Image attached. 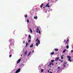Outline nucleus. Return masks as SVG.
I'll return each instance as SVG.
<instances>
[{
  "mask_svg": "<svg viewBox=\"0 0 73 73\" xmlns=\"http://www.w3.org/2000/svg\"><path fill=\"white\" fill-rule=\"evenodd\" d=\"M36 41H37V42L36 43V46H38V45L40 44V40L38 39V38H37L36 39Z\"/></svg>",
  "mask_w": 73,
  "mask_h": 73,
  "instance_id": "1",
  "label": "nucleus"
},
{
  "mask_svg": "<svg viewBox=\"0 0 73 73\" xmlns=\"http://www.w3.org/2000/svg\"><path fill=\"white\" fill-rule=\"evenodd\" d=\"M67 58H69L68 60L69 61H70V62H72V60H71V59H70V58H71V57L70 56H67Z\"/></svg>",
  "mask_w": 73,
  "mask_h": 73,
  "instance_id": "2",
  "label": "nucleus"
},
{
  "mask_svg": "<svg viewBox=\"0 0 73 73\" xmlns=\"http://www.w3.org/2000/svg\"><path fill=\"white\" fill-rule=\"evenodd\" d=\"M21 69L20 68H19L15 72V73H18L20 72Z\"/></svg>",
  "mask_w": 73,
  "mask_h": 73,
  "instance_id": "3",
  "label": "nucleus"
},
{
  "mask_svg": "<svg viewBox=\"0 0 73 73\" xmlns=\"http://www.w3.org/2000/svg\"><path fill=\"white\" fill-rule=\"evenodd\" d=\"M51 65H52V62H50L49 65H48V66H50V68H51L52 66H51Z\"/></svg>",
  "mask_w": 73,
  "mask_h": 73,
  "instance_id": "4",
  "label": "nucleus"
},
{
  "mask_svg": "<svg viewBox=\"0 0 73 73\" xmlns=\"http://www.w3.org/2000/svg\"><path fill=\"white\" fill-rule=\"evenodd\" d=\"M39 28H38V27H37V29H36V32L37 33H38V32L39 31Z\"/></svg>",
  "mask_w": 73,
  "mask_h": 73,
  "instance_id": "5",
  "label": "nucleus"
},
{
  "mask_svg": "<svg viewBox=\"0 0 73 73\" xmlns=\"http://www.w3.org/2000/svg\"><path fill=\"white\" fill-rule=\"evenodd\" d=\"M49 3L47 4L46 5V7H47V6L48 8H49V7H50V5H49Z\"/></svg>",
  "mask_w": 73,
  "mask_h": 73,
  "instance_id": "6",
  "label": "nucleus"
},
{
  "mask_svg": "<svg viewBox=\"0 0 73 73\" xmlns=\"http://www.w3.org/2000/svg\"><path fill=\"white\" fill-rule=\"evenodd\" d=\"M60 58L59 57H58L56 58L55 60L56 61H58V59H59Z\"/></svg>",
  "mask_w": 73,
  "mask_h": 73,
  "instance_id": "7",
  "label": "nucleus"
},
{
  "mask_svg": "<svg viewBox=\"0 0 73 73\" xmlns=\"http://www.w3.org/2000/svg\"><path fill=\"white\" fill-rule=\"evenodd\" d=\"M20 61H21V59H19L17 61V64H18V63H19V62H20Z\"/></svg>",
  "mask_w": 73,
  "mask_h": 73,
  "instance_id": "8",
  "label": "nucleus"
},
{
  "mask_svg": "<svg viewBox=\"0 0 73 73\" xmlns=\"http://www.w3.org/2000/svg\"><path fill=\"white\" fill-rule=\"evenodd\" d=\"M27 53H28V51L27 50L25 51V52H24V53L25 54V55H26Z\"/></svg>",
  "mask_w": 73,
  "mask_h": 73,
  "instance_id": "9",
  "label": "nucleus"
},
{
  "mask_svg": "<svg viewBox=\"0 0 73 73\" xmlns=\"http://www.w3.org/2000/svg\"><path fill=\"white\" fill-rule=\"evenodd\" d=\"M43 5H44V3H42L41 5H40V7L41 8H42V6H43Z\"/></svg>",
  "mask_w": 73,
  "mask_h": 73,
  "instance_id": "10",
  "label": "nucleus"
},
{
  "mask_svg": "<svg viewBox=\"0 0 73 73\" xmlns=\"http://www.w3.org/2000/svg\"><path fill=\"white\" fill-rule=\"evenodd\" d=\"M68 41H69V39H67L66 42V43L67 44H68Z\"/></svg>",
  "mask_w": 73,
  "mask_h": 73,
  "instance_id": "11",
  "label": "nucleus"
},
{
  "mask_svg": "<svg viewBox=\"0 0 73 73\" xmlns=\"http://www.w3.org/2000/svg\"><path fill=\"white\" fill-rule=\"evenodd\" d=\"M64 55L62 54L61 56V59H63V57H64Z\"/></svg>",
  "mask_w": 73,
  "mask_h": 73,
  "instance_id": "12",
  "label": "nucleus"
},
{
  "mask_svg": "<svg viewBox=\"0 0 73 73\" xmlns=\"http://www.w3.org/2000/svg\"><path fill=\"white\" fill-rule=\"evenodd\" d=\"M33 46V44H32L30 46V48H32Z\"/></svg>",
  "mask_w": 73,
  "mask_h": 73,
  "instance_id": "13",
  "label": "nucleus"
},
{
  "mask_svg": "<svg viewBox=\"0 0 73 73\" xmlns=\"http://www.w3.org/2000/svg\"><path fill=\"white\" fill-rule=\"evenodd\" d=\"M28 45H29L28 43H27L26 44L25 46V47H27V46H28Z\"/></svg>",
  "mask_w": 73,
  "mask_h": 73,
  "instance_id": "14",
  "label": "nucleus"
},
{
  "mask_svg": "<svg viewBox=\"0 0 73 73\" xmlns=\"http://www.w3.org/2000/svg\"><path fill=\"white\" fill-rule=\"evenodd\" d=\"M54 53V52H52L50 53V54H51V55H53V54Z\"/></svg>",
  "mask_w": 73,
  "mask_h": 73,
  "instance_id": "15",
  "label": "nucleus"
},
{
  "mask_svg": "<svg viewBox=\"0 0 73 73\" xmlns=\"http://www.w3.org/2000/svg\"><path fill=\"white\" fill-rule=\"evenodd\" d=\"M54 50L55 51H58V49L57 48L55 49Z\"/></svg>",
  "mask_w": 73,
  "mask_h": 73,
  "instance_id": "16",
  "label": "nucleus"
},
{
  "mask_svg": "<svg viewBox=\"0 0 73 73\" xmlns=\"http://www.w3.org/2000/svg\"><path fill=\"white\" fill-rule=\"evenodd\" d=\"M34 18L35 19H37V17H34Z\"/></svg>",
  "mask_w": 73,
  "mask_h": 73,
  "instance_id": "17",
  "label": "nucleus"
},
{
  "mask_svg": "<svg viewBox=\"0 0 73 73\" xmlns=\"http://www.w3.org/2000/svg\"><path fill=\"white\" fill-rule=\"evenodd\" d=\"M31 54V52H30L28 54V56H29V55H30V54Z\"/></svg>",
  "mask_w": 73,
  "mask_h": 73,
  "instance_id": "18",
  "label": "nucleus"
},
{
  "mask_svg": "<svg viewBox=\"0 0 73 73\" xmlns=\"http://www.w3.org/2000/svg\"><path fill=\"white\" fill-rule=\"evenodd\" d=\"M66 49H65L64 50L63 52V53H65V52H66Z\"/></svg>",
  "mask_w": 73,
  "mask_h": 73,
  "instance_id": "19",
  "label": "nucleus"
},
{
  "mask_svg": "<svg viewBox=\"0 0 73 73\" xmlns=\"http://www.w3.org/2000/svg\"><path fill=\"white\" fill-rule=\"evenodd\" d=\"M25 18H27V17H28V15H25Z\"/></svg>",
  "mask_w": 73,
  "mask_h": 73,
  "instance_id": "20",
  "label": "nucleus"
},
{
  "mask_svg": "<svg viewBox=\"0 0 73 73\" xmlns=\"http://www.w3.org/2000/svg\"><path fill=\"white\" fill-rule=\"evenodd\" d=\"M29 38L30 39L31 38V35H29Z\"/></svg>",
  "mask_w": 73,
  "mask_h": 73,
  "instance_id": "21",
  "label": "nucleus"
},
{
  "mask_svg": "<svg viewBox=\"0 0 73 73\" xmlns=\"http://www.w3.org/2000/svg\"><path fill=\"white\" fill-rule=\"evenodd\" d=\"M66 48L67 49H68L69 48V46H68V45L66 47Z\"/></svg>",
  "mask_w": 73,
  "mask_h": 73,
  "instance_id": "22",
  "label": "nucleus"
},
{
  "mask_svg": "<svg viewBox=\"0 0 73 73\" xmlns=\"http://www.w3.org/2000/svg\"><path fill=\"white\" fill-rule=\"evenodd\" d=\"M30 32H31V33H32V29H30Z\"/></svg>",
  "mask_w": 73,
  "mask_h": 73,
  "instance_id": "23",
  "label": "nucleus"
},
{
  "mask_svg": "<svg viewBox=\"0 0 73 73\" xmlns=\"http://www.w3.org/2000/svg\"><path fill=\"white\" fill-rule=\"evenodd\" d=\"M44 72V70L42 69L41 70V72Z\"/></svg>",
  "mask_w": 73,
  "mask_h": 73,
  "instance_id": "24",
  "label": "nucleus"
},
{
  "mask_svg": "<svg viewBox=\"0 0 73 73\" xmlns=\"http://www.w3.org/2000/svg\"><path fill=\"white\" fill-rule=\"evenodd\" d=\"M27 23H29V21L28 20H27Z\"/></svg>",
  "mask_w": 73,
  "mask_h": 73,
  "instance_id": "25",
  "label": "nucleus"
},
{
  "mask_svg": "<svg viewBox=\"0 0 73 73\" xmlns=\"http://www.w3.org/2000/svg\"><path fill=\"white\" fill-rule=\"evenodd\" d=\"M54 60H51V62H54Z\"/></svg>",
  "mask_w": 73,
  "mask_h": 73,
  "instance_id": "26",
  "label": "nucleus"
},
{
  "mask_svg": "<svg viewBox=\"0 0 73 73\" xmlns=\"http://www.w3.org/2000/svg\"><path fill=\"white\" fill-rule=\"evenodd\" d=\"M28 42L29 43L30 42H31V39H30L28 41Z\"/></svg>",
  "mask_w": 73,
  "mask_h": 73,
  "instance_id": "27",
  "label": "nucleus"
},
{
  "mask_svg": "<svg viewBox=\"0 0 73 73\" xmlns=\"http://www.w3.org/2000/svg\"><path fill=\"white\" fill-rule=\"evenodd\" d=\"M64 64V65H66L67 63H66V62H64V63H63Z\"/></svg>",
  "mask_w": 73,
  "mask_h": 73,
  "instance_id": "28",
  "label": "nucleus"
},
{
  "mask_svg": "<svg viewBox=\"0 0 73 73\" xmlns=\"http://www.w3.org/2000/svg\"><path fill=\"white\" fill-rule=\"evenodd\" d=\"M58 69H60V67L58 66Z\"/></svg>",
  "mask_w": 73,
  "mask_h": 73,
  "instance_id": "29",
  "label": "nucleus"
},
{
  "mask_svg": "<svg viewBox=\"0 0 73 73\" xmlns=\"http://www.w3.org/2000/svg\"><path fill=\"white\" fill-rule=\"evenodd\" d=\"M63 66H64V67H66V65H65V64H63Z\"/></svg>",
  "mask_w": 73,
  "mask_h": 73,
  "instance_id": "30",
  "label": "nucleus"
},
{
  "mask_svg": "<svg viewBox=\"0 0 73 73\" xmlns=\"http://www.w3.org/2000/svg\"><path fill=\"white\" fill-rule=\"evenodd\" d=\"M39 34H40V33H41V32H40V31H39Z\"/></svg>",
  "mask_w": 73,
  "mask_h": 73,
  "instance_id": "31",
  "label": "nucleus"
},
{
  "mask_svg": "<svg viewBox=\"0 0 73 73\" xmlns=\"http://www.w3.org/2000/svg\"><path fill=\"white\" fill-rule=\"evenodd\" d=\"M9 57H12V55H10L9 56Z\"/></svg>",
  "mask_w": 73,
  "mask_h": 73,
  "instance_id": "32",
  "label": "nucleus"
},
{
  "mask_svg": "<svg viewBox=\"0 0 73 73\" xmlns=\"http://www.w3.org/2000/svg\"><path fill=\"white\" fill-rule=\"evenodd\" d=\"M64 41L65 42H66V39H64Z\"/></svg>",
  "mask_w": 73,
  "mask_h": 73,
  "instance_id": "33",
  "label": "nucleus"
},
{
  "mask_svg": "<svg viewBox=\"0 0 73 73\" xmlns=\"http://www.w3.org/2000/svg\"><path fill=\"white\" fill-rule=\"evenodd\" d=\"M51 65H54V64L53 63H51Z\"/></svg>",
  "mask_w": 73,
  "mask_h": 73,
  "instance_id": "34",
  "label": "nucleus"
},
{
  "mask_svg": "<svg viewBox=\"0 0 73 73\" xmlns=\"http://www.w3.org/2000/svg\"><path fill=\"white\" fill-rule=\"evenodd\" d=\"M24 43H25V41H24L23 42V44H24Z\"/></svg>",
  "mask_w": 73,
  "mask_h": 73,
  "instance_id": "35",
  "label": "nucleus"
},
{
  "mask_svg": "<svg viewBox=\"0 0 73 73\" xmlns=\"http://www.w3.org/2000/svg\"><path fill=\"white\" fill-rule=\"evenodd\" d=\"M47 72H48V73H49V70H48V71H47Z\"/></svg>",
  "mask_w": 73,
  "mask_h": 73,
  "instance_id": "36",
  "label": "nucleus"
},
{
  "mask_svg": "<svg viewBox=\"0 0 73 73\" xmlns=\"http://www.w3.org/2000/svg\"><path fill=\"white\" fill-rule=\"evenodd\" d=\"M32 52H33H33H34V50H33L32 51Z\"/></svg>",
  "mask_w": 73,
  "mask_h": 73,
  "instance_id": "37",
  "label": "nucleus"
},
{
  "mask_svg": "<svg viewBox=\"0 0 73 73\" xmlns=\"http://www.w3.org/2000/svg\"><path fill=\"white\" fill-rule=\"evenodd\" d=\"M63 62V60H62L61 61V62Z\"/></svg>",
  "mask_w": 73,
  "mask_h": 73,
  "instance_id": "38",
  "label": "nucleus"
},
{
  "mask_svg": "<svg viewBox=\"0 0 73 73\" xmlns=\"http://www.w3.org/2000/svg\"><path fill=\"white\" fill-rule=\"evenodd\" d=\"M71 52H73V50H71Z\"/></svg>",
  "mask_w": 73,
  "mask_h": 73,
  "instance_id": "39",
  "label": "nucleus"
},
{
  "mask_svg": "<svg viewBox=\"0 0 73 73\" xmlns=\"http://www.w3.org/2000/svg\"><path fill=\"white\" fill-rule=\"evenodd\" d=\"M49 73H52V72H50Z\"/></svg>",
  "mask_w": 73,
  "mask_h": 73,
  "instance_id": "40",
  "label": "nucleus"
},
{
  "mask_svg": "<svg viewBox=\"0 0 73 73\" xmlns=\"http://www.w3.org/2000/svg\"><path fill=\"white\" fill-rule=\"evenodd\" d=\"M59 61H61V60L60 59L59 60Z\"/></svg>",
  "mask_w": 73,
  "mask_h": 73,
  "instance_id": "41",
  "label": "nucleus"
},
{
  "mask_svg": "<svg viewBox=\"0 0 73 73\" xmlns=\"http://www.w3.org/2000/svg\"><path fill=\"white\" fill-rule=\"evenodd\" d=\"M48 1H50V0H48Z\"/></svg>",
  "mask_w": 73,
  "mask_h": 73,
  "instance_id": "42",
  "label": "nucleus"
},
{
  "mask_svg": "<svg viewBox=\"0 0 73 73\" xmlns=\"http://www.w3.org/2000/svg\"><path fill=\"white\" fill-rule=\"evenodd\" d=\"M57 64V63H56V64Z\"/></svg>",
  "mask_w": 73,
  "mask_h": 73,
  "instance_id": "43",
  "label": "nucleus"
},
{
  "mask_svg": "<svg viewBox=\"0 0 73 73\" xmlns=\"http://www.w3.org/2000/svg\"><path fill=\"white\" fill-rule=\"evenodd\" d=\"M57 1V0H56Z\"/></svg>",
  "mask_w": 73,
  "mask_h": 73,
  "instance_id": "44",
  "label": "nucleus"
}]
</instances>
